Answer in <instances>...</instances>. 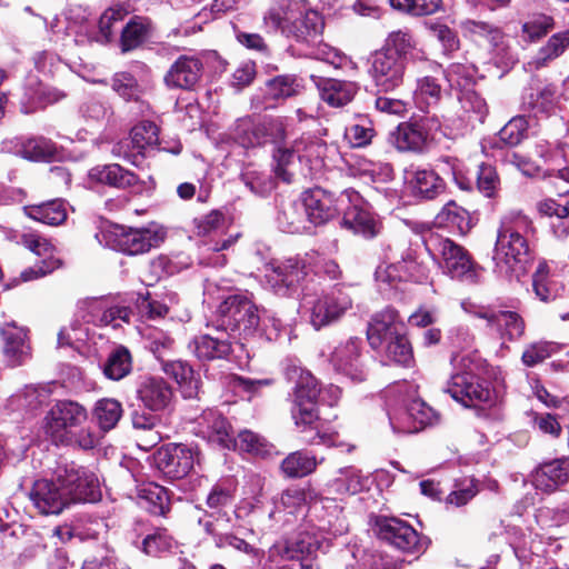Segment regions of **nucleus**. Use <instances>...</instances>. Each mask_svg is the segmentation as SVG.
<instances>
[{"label": "nucleus", "instance_id": "c9c22d12", "mask_svg": "<svg viewBox=\"0 0 569 569\" xmlns=\"http://www.w3.org/2000/svg\"><path fill=\"white\" fill-rule=\"evenodd\" d=\"M89 178L92 181L120 189L133 187L139 181V178L136 173L122 168L117 163L97 166L92 168L89 171Z\"/></svg>", "mask_w": 569, "mask_h": 569}, {"label": "nucleus", "instance_id": "0eeeda50", "mask_svg": "<svg viewBox=\"0 0 569 569\" xmlns=\"http://www.w3.org/2000/svg\"><path fill=\"white\" fill-rule=\"evenodd\" d=\"M219 315L223 318V325L231 326L232 330H241L244 335H251L262 322L269 321L276 331H279L282 323L267 310H259L257 305L246 295L237 293L227 297L218 308Z\"/></svg>", "mask_w": 569, "mask_h": 569}, {"label": "nucleus", "instance_id": "13d9d810", "mask_svg": "<svg viewBox=\"0 0 569 569\" xmlns=\"http://www.w3.org/2000/svg\"><path fill=\"white\" fill-rule=\"evenodd\" d=\"M459 104L463 112L462 118L483 121L488 112L485 99L476 91L465 90L459 96Z\"/></svg>", "mask_w": 569, "mask_h": 569}, {"label": "nucleus", "instance_id": "20e7f679", "mask_svg": "<svg viewBox=\"0 0 569 569\" xmlns=\"http://www.w3.org/2000/svg\"><path fill=\"white\" fill-rule=\"evenodd\" d=\"M263 26L269 32L280 29L297 41H309L321 33L323 21L305 0H281L278 8L264 13Z\"/></svg>", "mask_w": 569, "mask_h": 569}, {"label": "nucleus", "instance_id": "393cba45", "mask_svg": "<svg viewBox=\"0 0 569 569\" xmlns=\"http://www.w3.org/2000/svg\"><path fill=\"white\" fill-rule=\"evenodd\" d=\"M403 323L393 308H386L377 312L368 325L367 338L371 348L381 351L386 341L402 332Z\"/></svg>", "mask_w": 569, "mask_h": 569}, {"label": "nucleus", "instance_id": "473e14b6", "mask_svg": "<svg viewBox=\"0 0 569 569\" xmlns=\"http://www.w3.org/2000/svg\"><path fill=\"white\" fill-rule=\"evenodd\" d=\"M162 370L179 386L181 393L187 399L197 398L200 391V378L184 361L174 360L163 362Z\"/></svg>", "mask_w": 569, "mask_h": 569}, {"label": "nucleus", "instance_id": "1a4fd4ad", "mask_svg": "<svg viewBox=\"0 0 569 569\" xmlns=\"http://www.w3.org/2000/svg\"><path fill=\"white\" fill-rule=\"evenodd\" d=\"M461 306L470 316L485 320L487 327L503 341L518 340L525 333V320L516 311L497 310L491 306H479L471 302H462Z\"/></svg>", "mask_w": 569, "mask_h": 569}, {"label": "nucleus", "instance_id": "9b49d317", "mask_svg": "<svg viewBox=\"0 0 569 569\" xmlns=\"http://www.w3.org/2000/svg\"><path fill=\"white\" fill-rule=\"evenodd\" d=\"M319 252L310 251L303 257L289 258L267 274L269 284L280 296H289L297 291L298 287L312 270V262L318 260Z\"/></svg>", "mask_w": 569, "mask_h": 569}, {"label": "nucleus", "instance_id": "b1692460", "mask_svg": "<svg viewBox=\"0 0 569 569\" xmlns=\"http://www.w3.org/2000/svg\"><path fill=\"white\" fill-rule=\"evenodd\" d=\"M203 72V63L196 56L182 54L169 68L164 83L170 89L193 90Z\"/></svg>", "mask_w": 569, "mask_h": 569}, {"label": "nucleus", "instance_id": "2f4dec72", "mask_svg": "<svg viewBox=\"0 0 569 569\" xmlns=\"http://www.w3.org/2000/svg\"><path fill=\"white\" fill-rule=\"evenodd\" d=\"M389 141L399 151H421L427 141V132L417 122H402L390 132Z\"/></svg>", "mask_w": 569, "mask_h": 569}, {"label": "nucleus", "instance_id": "58836bf2", "mask_svg": "<svg viewBox=\"0 0 569 569\" xmlns=\"http://www.w3.org/2000/svg\"><path fill=\"white\" fill-rule=\"evenodd\" d=\"M532 289L536 297L549 302L555 300L562 290V286L553 279L551 268L546 260H540L532 274Z\"/></svg>", "mask_w": 569, "mask_h": 569}, {"label": "nucleus", "instance_id": "39448f33", "mask_svg": "<svg viewBox=\"0 0 569 569\" xmlns=\"http://www.w3.org/2000/svg\"><path fill=\"white\" fill-rule=\"evenodd\" d=\"M167 232L157 223L142 228L112 226L101 231L99 240L104 246L128 256H138L158 248L166 239Z\"/></svg>", "mask_w": 569, "mask_h": 569}, {"label": "nucleus", "instance_id": "052dcab7", "mask_svg": "<svg viewBox=\"0 0 569 569\" xmlns=\"http://www.w3.org/2000/svg\"><path fill=\"white\" fill-rule=\"evenodd\" d=\"M297 152L291 148L278 147L273 151V171L277 178L290 183L293 179V167Z\"/></svg>", "mask_w": 569, "mask_h": 569}, {"label": "nucleus", "instance_id": "6ab92c4d", "mask_svg": "<svg viewBox=\"0 0 569 569\" xmlns=\"http://www.w3.org/2000/svg\"><path fill=\"white\" fill-rule=\"evenodd\" d=\"M60 482L70 502H96L101 497L97 475L83 467L70 466L60 473Z\"/></svg>", "mask_w": 569, "mask_h": 569}, {"label": "nucleus", "instance_id": "0e129e2a", "mask_svg": "<svg viewBox=\"0 0 569 569\" xmlns=\"http://www.w3.org/2000/svg\"><path fill=\"white\" fill-rule=\"evenodd\" d=\"M306 502V491L299 487H291L286 489L281 493L279 500L276 501V510L295 515L305 509Z\"/></svg>", "mask_w": 569, "mask_h": 569}, {"label": "nucleus", "instance_id": "4d7b16f0", "mask_svg": "<svg viewBox=\"0 0 569 569\" xmlns=\"http://www.w3.org/2000/svg\"><path fill=\"white\" fill-rule=\"evenodd\" d=\"M176 546V541L167 529L158 528L151 533H147L140 542L139 548L149 556H158L170 551Z\"/></svg>", "mask_w": 569, "mask_h": 569}, {"label": "nucleus", "instance_id": "de8ad7c7", "mask_svg": "<svg viewBox=\"0 0 569 569\" xmlns=\"http://www.w3.org/2000/svg\"><path fill=\"white\" fill-rule=\"evenodd\" d=\"M442 96V89L437 79L426 76L417 80L413 91V101L417 108L422 111H429L436 107Z\"/></svg>", "mask_w": 569, "mask_h": 569}, {"label": "nucleus", "instance_id": "79ce46f5", "mask_svg": "<svg viewBox=\"0 0 569 569\" xmlns=\"http://www.w3.org/2000/svg\"><path fill=\"white\" fill-rule=\"evenodd\" d=\"M28 217L49 226H59L67 219V206L60 199L24 207Z\"/></svg>", "mask_w": 569, "mask_h": 569}, {"label": "nucleus", "instance_id": "6e6552de", "mask_svg": "<svg viewBox=\"0 0 569 569\" xmlns=\"http://www.w3.org/2000/svg\"><path fill=\"white\" fill-rule=\"evenodd\" d=\"M351 306V298L340 289L319 296L311 293L306 287L299 308L305 316H308L311 326L319 330L339 320Z\"/></svg>", "mask_w": 569, "mask_h": 569}, {"label": "nucleus", "instance_id": "338daca9", "mask_svg": "<svg viewBox=\"0 0 569 569\" xmlns=\"http://www.w3.org/2000/svg\"><path fill=\"white\" fill-rule=\"evenodd\" d=\"M236 486L231 480L216 483L208 497L207 505L211 509H223L230 507L234 499Z\"/></svg>", "mask_w": 569, "mask_h": 569}, {"label": "nucleus", "instance_id": "49530a36", "mask_svg": "<svg viewBox=\"0 0 569 569\" xmlns=\"http://www.w3.org/2000/svg\"><path fill=\"white\" fill-rule=\"evenodd\" d=\"M567 48H569V29L552 34L529 64L540 69L560 57Z\"/></svg>", "mask_w": 569, "mask_h": 569}, {"label": "nucleus", "instance_id": "7c9ffc66", "mask_svg": "<svg viewBox=\"0 0 569 569\" xmlns=\"http://www.w3.org/2000/svg\"><path fill=\"white\" fill-rule=\"evenodd\" d=\"M277 221L279 227L289 233H301L311 230L302 193L298 199L282 204Z\"/></svg>", "mask_w": 569, "mask_h": 569}, {"label": "nucleus", "instance_id": "3c124183", "mask_svg": "<svg viewBox=\"0 0 569 569\" xmlns=\"http://www.w3.org/2000/svg\"><path fill=\"white\" fill-rule=\"evenodd\" d=\"M318 462L317 458L309 452L296 451L283 459L281 470L287 477L302 478L313 472Z\"/></svg>", "mask_w": 569, "mask_h": 569}, {"label": "nucleus", "instance_id": "bf43d9fd", "mask_svg": "<svg viewBox=\"0 0 569 569\" xmlns=\"http://www.w3.org/2000/svg\"><path fill=\"white\" fill-rule=\"evenodd\" d=\"M293 151L300 161L306 160L318 166L326 151V144L312 137H301L293 142Z\"/></svg>", "mask_w": 569, "mask_h": 569}, {"label": "nucleus", "instance_id": "603ef678", "mask_svg": "<svg viewBox=\"0 0 569 569\" xmlns=\"http://www.w3.org/2000/svg\"><path fill=\"white\" fill-rule=\"evenodd\" d=\"M140 500L143 508L156 516H164L169 510V496L166 488L149 483L140 490Z\"/></svg>", "mask_w": 569, "mask_h": 569}, {"label": "nucleus", "instance_id": "ddd939ff", "mask_svg": "<svg viewBox=\"0 0 569 569\" xmlns=\"http://www.w3.org/2000/svg\"><path fill=\"white\" fill-rule=\"evenodd\" d=\"M78 316L87 323L118 328L122 322L129 323L131 310L106 297L86 298L78 302Z\"/></svg>", "mask_w": 569, "mask_h": 569}, {"label": "nucleus", "instance_id": "e2e57ef3", "mask_svg": "<svg viewBox=\"0 0 569 569\" xmlns=\"http://www.w3.org/2000/svg\"><path fill=\"white\" fill-rule=\"evenodd\" d=\"M260 127V122H254L250 118L239 119L234 128V139L246 148L263 144V133L257 129Z\"/></svg>", "mask_w": 569, "mask_h": 569}, {"label": "nucleus", "instance_id": "774afa93", "mask_svg": "<svg viewBox=\"0 0 569 569\" xmlns=\"http://www.w3.org/2000/svg\"><path fill=\"white\" fill-rule=\"evenodd\" d=\"M366 483L367 479L360 475L359 470L347 468L341 471L340 477L335 479L333 487L336 492L356 495L365 489Z\"/></svg>", "mask_w": 569, "mask_h": 569}, {"label": "nucleus", "instance_id": "8fccbe9b", "mask_svg": "<svg viewBox=\"0 0 569 569\" xmlns=\"http://www.w3.org/2000/svg\"><path fill=\"white\" fill-rule=\"evenodd\" d=\"M47 398L43 388L27 386L8 399V407L11 411H32L40 408Z\"/></svg>", "mask_w": 569, "mask_h": 569}, {"label": "nucleus", "instance_id": "412c9836", "mask_svg": "<svg viewBox=\"0 0 569 569\" xmlns=\"http://www.w3.org/2000/svg\"><path fill=\"white\" fill-rule=\"evenodd\" d=\"M194 433L223 449H231L234 436L230 423L217 410H204L194 421Z\"/></svg>", "mask_w": 569, "mask_h": 569}, {"label": "nucleus", "instance_id": "c756f323", "mask_svg": "<svg viewBox=\"0 0 569 569\" xmlns=\"http://www.w3.org/2000/svg\"><path fill=\"white\" fill-rule=\"evenodd\" d=\"M3 340V355L9 366L21 365L29 355V346L26 342L27 332L16 322H7L0 328Z\"/></svg>", "mask_w": 569, "mask_h": 569}, {"label": "nucleus", "instance_id": "4c0bfd02", "mask_svg": "<svg viewBox=\"0 0 569 569\" xmlns=\"http://www.w3.org/2000/svg\"><path fill=\"white\" fill-rule=\"evenodd\" d=\"M123 416V408L120 401L113 398L99 399L92 409V417L98 425V430L103 436L114 429Z\"/></svg>", "mask_w": 569, "mask_h": 569}, {"label": "nucleus", "instance_id": "423d86ee", "mask_svg": "<svg viewBox=\"0 0 569 569\" xmlns=\"http://www.w3.org/2000/svg\"><path fill=\"white\" fill-rule=\"evenodd\" d=\"M427 248L433 257L439 259L443 273L452 279H460L470 283H477L482 269L473 262L469 252L449 238L430 236Z\"/></svg>", "mask_w": 569, "mask_h": 569}, {"label": "nucleus", "instance_id": "ea45409f", "mask_svg": "<svg viewBox=\"0 0 569 569\" xmlns=\"http://www.w3.org/2000/svg\"><path fill=\"white\" fill-rule=\"evenodd\" d=\"M287 377L295 381V401L317 402L320 389L317 379L309 371L300 367H292L287 370Z\"/></svg>", "mask_w": 569, "mask_h": 569}, {"label": "nucleus", "instance_id": "a19ab883", "mask_svg": "<svg viewBox=\"0 0 569 569\" xmlns=\"http://www.w3.org/2000/svg\"><path fill=\"white\" fill-rule=\"evenodd\" d=\"M436 223L460 234H466L472 228L470 213L455 201H449L442 207L436 216Z\"/></svg>", "mask_w": 569, "mask_h": 569}, {"label": "nucleus", "instance_id": "f3484780", "mask_svg": "<svg viewBox=\"0 0 569 569\" xmlns=\"http://www.w3.org/2000/svg\"><path fill=\"white\" fill-rule=\"evenodd\" d=\"M346 196L341 226L367 239L376 237L380 232V222L370 212L366 201L353 189H347Z\"/></svg>", "mask_w": 569, "mask_h": 569}, {"label": "nucleus", "instance_id": "5fc2aeb1", "mask_svg": "<svg viewBox=\"0 0 569 569\" xmlns=\"http://www.w3.org/2000/svg\"><path fill=\"white\" fill-rule=\"evenodd\" d=\"M20 153L23 158L36 161H50L58 154V148L51 140L37 137L22 143Z\"/></svg>", "mask_w": 569, "mask_h": 569}, {"label": "nucleus", "instance_id": "5701e85b", "mask_svg": "<svg viewBox=\"0 0 569 569\" xmlns=\"http://www.w3.org/2000/svg\"><path fill=\"white\" fill-rule=\"evenodd\" d=\"M21 243L37 256L44 257L40 264L21 272L23 281L43 277L60 267V260L53 257L54 247L44 237L33 232L24 233Z\"/></svg>", "mask_w": 569, "mask_h": 569}, {"label": "nucleus", "instance_id": "c85d7f7f", "mask_svg": "<svg viewBox=\"0 0 569 569\" xmlns=\"http://www.w3.org/2000/svg\"><path fill=\"white\" fill-rule=\"evenodd\" d=\"M569 481V458H560L540 465L532 475L536 489L551 492Z\"/></svg>", "mask_w": 569, "mask_h": 569}, {"label": "nucleus", "instance_id": "f257e3e1", "mask_svg": "<svg viewBox=\"0 0 569 569\" xmlns=\"http://www.w3.org/2000/svg\"><path fill=\"white\" fill-rule=\"evenodd\" d=\"M536 227L521 210H509L499 220L493 260L500 270L520 277L533 259L531 240Z\"/></svg>", "mask_w": 569, "mask_h": 569}, {"label": "nucleus", "instance_id": "69168bd1", "mask_svg": "<svg viewBox=\"0 0 569 569\" xmlns=\"http://www.w3.org/2000/svg\"><path fill=\"white\" fill-rule=\"evenodd\" d=\"M242 180L250 191L258 196H266L276 188V182L270 174L252 168L243 171Z\"/></svg>", "mask_w": 569, "mask_h": 569}, {"label": "nucleus", "instance_id": "bb28decb", "mask_svg": "<svg viewBox=\"0 0 569 569\" xmlns=\"http://www.w3.org/2000/svg\"><path fill=\"white\" fill-rule=\"evenodd\" d=\"M311 79L319 89L321 99L335 108L348 104L352 101L359 90L358 83L353 81L320 78L315 76H311Z\"/></svg>", "mask_w": 569, "mask_h": 569}, {"label": "nucleus", "instance_id": "f03ea898", "mask_svg": "<svg viewBox=\"0 0 569 569\" xmlns=\"http://www.w3.org/2000/svg\"><path fill=\"white\" fill-rule=\"evenodd\" d=\"M44 420L46 433L57 445H76L83 450H90L101 441V435L94 428H82L88 420V411L79 402L57 401Z\"/></svg>", "mask_w": 569, "mask_h": 569}, {"label": "nucleus", "instance_id": "a211bd4d", "mask_svg": "<svg viewBox=\"0 0 569 569\" xmlns=\"http://www.w3.org/2000/svg\"><path fill=\"white\" fill-rule=\"evenodd\" d=\"M158 146H160L158 126L152 121L144 120L131 129L130 143L128 141L116 143L111 153L137 164L139 156H144L157 149Z\"/></svg>", "mask_w": 569, "mask_h": 569}, {"label": "nucleus", "instance_id": "e433bc0d", "mask_svg": "<svg viewBox=\"0 0 569 569\" xmlns=\"http://www.w3.org/2000/svg\"><path fill=\"white\" fill-rule=\"evenodd\" d=\"M409 174L408 183L416 197L430 200L445 190L443 180L433 170L417 169Z\"/></svg>", "mask_w": 569, "mask_h": 569}, {"label": "nucleus", "instance_id": "864d4df0", "mask_svg": "<svg viewBox=\"0 0 569 569\" xmlns=\"http://www.w3.org/2000/svg\"><path fill=\"white\" fill-rule=\"evenodd\" d=\"M380 352L397 365L409 367L413 362L412 348L405 333L387 340Z\"/></svg>", "mask_w": 569, "mask_h": 569}, {"label": "nucleus", "instance_id": "c03bdc74", "mask_svg": "<svg viewBox=\"0 0 569 569\" xmlns=\"http://www.w3.org/2000/svg\"><path fill=\"white\" fill-rule=\"evenodd\" d=\"M132 427L136 431H140L138 436V446L143 450H150L161 441L160 433L154 428L160 423L157 416L134 411L131 417Z\"/></svg>", "mask_w": 569, "mask_h": 569}, {"label": "nucleus", "instance_id": "72a5a7b5", "mask_svg": "<svg viewBox=\"0 0 569 569\" xmlns=\"http://www.w3.org/2000/svg\"><path fill=\"white\" fill-rule=\"evenodd\" d=\"M463 31L475 41L486 40L501 58L511 60L508 56V48L505 44V37L501 30L483 21L467 20L462 23Z\"/></svg>", "mask_w": 569, "mask_h": 569}, {"label": "nucleus", "instance_id": "4be33fe9", "mask_svg": "<svg viewBox=\"0 0 569 569\" xmlns=\"http://www.w3.org/2000/svg\"><path fill=\"white\" fill-rule=\"evenodd\" d=\"M29 498L42 515H58L69 505L68 495L60 482V475L57 481L36 480L29 492Z\"/></svg>", "mask_w": 569, "mask_h": 569}, {"label": "nucleus", "instance_id": "680f3d73", "mask_svg": "<svg viewBox=\"0 0 569 569\" xmlns=\"http://www.w3.org/2000/svg\"><path fill=\"white\" fill-rule=\"evenodd\" d=\"M148 36V26L137 19L131 20L121 32V50L122 52L131 51L138 48Z\"/></svg>", "mask_w": 569, "mask_h": 569}, {"label": "nucleus", "instance_id": "9d476101", "mask_svg": "<svg viewBox=\"0 0 569 569\" xmlns=\"http://www.w3.org/2000/svg\"><path fill=\"white\" fill-rule=\"evenodd\" d=\"M373 529L379 539L403 552L420 553L428 547L427 539L420 537L412 526L400 518L379 516L375 520Z\"/></svg>", "mask_w": 569, "mask_h": 569}, {"label": "nucleus", "instance_id": "4468645a", "mask_svg": "<svg viewBox=\"0 0 569 569\" xmlns=\"http://www.w3.org/2000/svg\"><path fill=\"white\" fill-rule=\"evenodd\" d=\"M329 362L336 372L352 381L361 382L368 377L360 338L349 337L337 342L330 352Z\"/></svg>", "mask_w": 569, "mask_h": 569}, {"label": "nucleus", "instance_id": "37998d69", "mask_svg": "<svg viewBox=\"0 0 569 569\" xmlns=\"http://www.w3.org/2000/svg\"><path fill=\"white\" fill-rule=\"evenodd\" d=\"M303 79L296 74H280L266 82V94L272 100H284L302 93Z\"/></svg>", "mask_w": 569, "mask_h": 569}, {"label": "nucleus", "instance_id": "a878e982", "mask_svg": "<svg viewBox=\"0 0 569 569\" xmlns=\"http://www.w3.org/2000/svg\"><path fill=\"white\" fill-rule=\"evenodd\" d=\"M137 398L146 409L159 412L170 406L173 391L162 377L146 376L138 383Z\"/></svg>", "mask_w": 569, "mask_h": 569}, {"label": "nucleus", "instance_id": "2eb2a0df", "mask_svg": "<svg viewBox=\"0 0 569 569\" xmlns=\"http://www.w3.org/2000/svg\"><path fill=\"white\" fill-rule=\"evenodd\" d=\"M198 461V450L182 443L166 445L154 456V463L158 470L170 480L187 477Z\"/></svg>", "mask_w": 569, "mask_h": 569}, {"label": "nucleus", "instance_id": "09e8293b", "mask_svg": "<svg viewBox=\"0 0 569 569\" xmlns=\"http://www.w3.org/2000/svg\"><path fill=\"white\" fill-rule=\"evenodd\" d=\"M132 370V357L130 351L123 347H116L108 356L103 365V373L110 380L119 381L127 377Z\"/></svg>", "mask_w": 569, "mask_h": 569}, {"label": "nucleus", "instance_id": "dca6fc26", "mask_svg": "<svg viewBox=\"0 0 569 569\" xmlns=\"http://www.w3.org/2000/svg\"><path fill=\"white\" fill-rule=\"evenodd\" d=\"M302 197L311 228L336 219L346 207V190L337 196L322 188H312L303 191Z\"/></svg>", "mask_w": 569, "mask_h": 569}, {"label": "nucleus", "instance_id": "f704fd0d", "mask_svg": "<svg viewBox=\"0 0 569 569\" xmlns=\"http://www.w3.org/2000/svg\"><path fill=\"white\" fill-rule=\"evenodd\" d=\"M189 349L199 360L210 361L228 357L231 352V342L223 338L222 332L219 337L201 335L189 343Z\"/></svg>", "mask_w": 569, "mask_h": 569}, {"label": "nucleus", "instance_id": "a18cd8bd", "mask_svg": "<svg viewBox=\"0 0 569 569\" xmlns=\"http://www.w3.org/2000/svg\"><path fill=\"white\" fill-rule=\"evenodd\" d=\"M525 103L535 114H551L559 103L557 88L552 84L537 87L525 98Z\"/></svg>", "mask_w": 569, "mask_h": 569}, {"label": "nucleus", "instance_id": "6e6d98bb", "mask_svg": "<svg viewBox=\"0 0 569 569\" xmlns=\"http://www.w3.org/2000/svg\"><path fill=\"white\" fill-rule=\"evenodd\" d=\"M416 43L412 36L405 30L391 32L386 39L385 46L380 51L389 56H395L403 62L407 61L408 53L415 48Z\"/></svg>", "mask_w": 569, "mask_h": 569}, {"label": "nucleus", "instance_id": "cd10ccee", "mask_svg": "<svg viewBox=\"0 0 569 569\" xmlns=\"http://www.w3.org/2000/svg\"><path fill=\"white\" fill-rule=\"evenodd\" d=\"M291 416L296 427L301 431L316 430V436L309 439L310 443L336 445L332 435L321 433L319 429V413L317 402L295 401L291 408Z\"/></svg>", "mask_w": 569, "mask_h": 569}, {"label": "nucleus", "instance_id": "7ed1b4c3", "mask_svg": "<svg viewBox=\"0 0 569 569\" xmlns=\"http://www.w3.org/2000/svg\"><path fill=\"white\" fill-rule=\"evenodd\" d=\"M453 360L458 361V371L446 383L445 392L465 407L490 405L495 400V391L485 377L489 375L486 361L477 353L463 355L459 360Z\"/></svg>", "mask_w": 569, "mask_h": 569}, {"label": "nucleus", "instance_id": "f8f14e48", "mask_svg": "<svg viewBox=\"0 0 569 569\" xmlns=\"http://www.w3.org/2000/svg\"><path fill=\"white\" fill-rule=\"evenodd\" d=\"M552 183L558 189L557 199H546L537 204L541 216L555 219L551 223L557 237L569 234V168L565 167L549 173Z\"/></svg>", "mask_w": 569, "mask_h": 569}, {"label": "nucleus", "instance_id": "aec40b11", "mask_svg": "<svg viewBox=\"0 0 569 569\" xmlns=\"http://www.w3.org/2000/svg\"><path fill=\"white\" fill-rule=\"evenodd\" d=\"M369 62V74L380 91H393L403 83L406 62L402 60L377 50Z\"/></svg>", "mask_w": 569, "mask_h": 569}]
</instances>
